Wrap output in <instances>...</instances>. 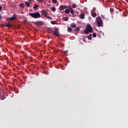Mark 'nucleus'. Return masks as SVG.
Segmentation results:
<instances>
[{"label": "nucleus", "mask_w": 128, "mask_h": 128, "mask_svg": "<svg viewBox=\"0 0 128 128\" xmlns=\"http://www.w3.org/2000/svg\"><path fill=\"white\" fill-rule=\"evenodd\" d=\"M29 16H30L32 18H40V14L38 12H34V13H30Z\"/></svg>", "instance_id": "1"}, {"label": "nucleus", "mask_w": 128, "mask_h": 128, "mask_svg": "<svg viewBox=\"0 0 128 128\" xmlns=\"http://www.w3.org/2000/svg\"><path fill=\"white\" fill-rule=\"evenodd\" d=\"M92 30H93V28L92 27V26L88 25L86 27V28L84 30V32L86 34H88V32H92Z\"/></svg>", "instance_id": "2"}, {"label": "nucleus", "mask_w": 128, "mask_h": 128, "mask_svg": "<svg viewBox=\"0 0 128 128\" xmlns=\"http://www.w3.org/2000/svg\"><path fill=\"white\" fill-rule=\"evenodd\" d=\"M96 22L98 26H102V18H100V17H98L97 18Z\"/></svg>", "instance_id": "3"}, {"label": "nucleus", "mask_w": 128, "mask_h": 128, "mask_svg": "<svg viewBox=\"0 0 128 128\" xmlns=\"http://www.w3.org/2000/svg\"><path fill=\"white\" fill-rule=\"evenodd\" d=\"M2 26L6 27L7 26V28H12V25L10 24V22H6L4 24H2Z\"/></svg>", "instance_id": "4"}, {"label": "nucleus", "mask_w": 128, "mask_h": 128, "mask_svg": "<svg viewBox=\"0 0 128 128\" xmlns=\"http://www.w3.org/2000/svg\"><path fill=\"white\" fill-rule=\"evenodd\" d=\"M41 14L42 16H44V18H46V16H48V12L45 10H42L41 11Z\"/></svg>", "instance_id": "5"}, {"label": "nucleus", "mask_w": 128, "mask_h": 128, "mask_svg": "<svg viewBox=\"0 0 128 128\" xmlns=\"http://www.w3.org/2000/svg\"><path fill=\"white\" fill-rule=\"evenodd\" d=\"M16 20V15L13 16L12 17L7 18L6 20Z\"/></svg>", "instance_id": "6"}, {"label": "nucleus", "mask_w": 128, "mask_h": 128, "mask_svg": "<svg viewBox=\"0 0 128 128\" xmlns=\"http://www.w3.org/2000/svg\"><path fill=\"white\" fill-rule=\"evenodd\" d=\"M35 24L36 26H42V24H44V22L42 21H38L35 22Z\"/></svg>", "instance_id": "7"}, {"label": "nucleus", "mask_w": 128, "mask_h": 128, "mask_svg": "<svg viewBox=\"0 0 128 128\" xmlns=\"http://www.w3.org/2000/svg\"><path fill=\"white\" fill-rule=\"evenodd\" d=\"M52 32H54L53 34H54V36H59L58 32L53 31Z\"/></svg>", "instance_id": "8"}, {"label": "nucleus", "mask_w": 128, "mask_h": 128, "mask_svg": "<svg viewBox=\"0 0 128 128\" xmlns=\"http://www.w3.org/2000/svg\"><path fill=\"white\" fill-rule=\"evenodd\" d=\"M84 13H82L80 14V18H81L82 20H84Z\"/></svg>", "instance_id": "9"}, {"label": "nucleus", "mask_w": 128, "mask_h": 128, "mask_svg": "<svg viewBox=\"0 0 128 128\" xmlns=\"http://www.w3.org/2000/svg\"><path fill=\"white\" fill-rule=\"evenodd\" d=\"M38 5L36 4H35L33 6V8L34 10H38Z\"/></svg>", "instance_id": "10"}, {"label": "nucleus", "mask_w": 128, "mask_h": 128, "mask_svg": "<svg viewBox=\"0 0 128 128\" xmlns=\"http://www.w3.org/2000/svg\"><path fill=\"white\" fill-rule=\"evenodd\" d=\"M70 12L72 14V16H74V10L72 8H70Z\"/></svg>", "instance_id": "11"}, {"label": "nucleus", "mask_w": 128, "mask_h": 128, "mask_svg": "<svg viewBox=\"0 0 128 128\" xmlns=\"http://www.w3.org/2000/svg\"><path fill=\"white\" fill-rule=\"evenodd\" d=\"M70 26H72V28H76V24H74V22L71 24Z\"/></svg>", "instance_id": "12"}, {"label": "nucleus", "mask_w": 128, "mask_h": 128, "mask_svg": "<svg viewBox=\"0 0 128 128\" xmlns=\"http://www.w3.org/2000/svg\"><path fill=\"white\" fill-rule=\"evenodd\" d=\"M92 16H93V18H96V14L94 12H92Z\"/></svg>", "instance_id": "13"}, {"label": "nucleus", "mask_w": 128, "mask_h": 128, "mask_svg": "<svg viewBox=\"0 0 128 128\" xmlns=\"http://www.w3.org/2000/svg\"><path fill=\"white\" fill-rule=\"evenodd\" d=\"M25 4L26 6H30V4L28 2H25Z\"/></svg>", "instance_id": "14"}, {"label": "nucleus", "mask_w": 128, "mask_h": 128, "mask_svg": "<svg viewBox=\"0 0 128 128\" xmlns=\"http://www.w3.org/2000/svg\"><path fill=\"white\" fill-rule=\"evenodd\" d=\"M20 8H24V3H20Z\"/></svg>", "instance_id": "15"}, {"label": "nucleus", "mask_w": 128, "mask_h": 128, "mask_svg": "<svg viewBox=\"0 0 128 128\" xmlns=\"http://www.w3.org/2000/svg\"><path fill=\"white\" fill-rule=\"evenodd\" d=\"M68 20V17H65L63 18V20H64V22H66Z\"/></svg>", "instance_id": "16"}, {"label": "nucleus", "mask_w": 128, "mask_h": 128, "mask_svg": "<svg viewBox=\"0 0 128 128\" xmlns=\"http://www.w3.org/2000/svg\"><path fill=\"white\" fill-rule=\"evenodd\" d=\"M51 24H58V23L56 21H52Z\"/></svg>", "instance_id": "17"}, {"label": "nucleus", "mask_w": 128, "mask_h": 128, "mask_svg": "<svg viewBox=\"0 0 128 128\" xmlns=\"http://www.w3.org/2000/svg\"><path fill=\"white\" fill-rule=\"evenodd\" d=\"M88 38L90 40H92V34H90L89 36H88Z\"/></svg>", "instance_id": "18"}, {"label": "nucleus", "mask_w": 128, "mask_h": 128, "mask_svg": "<svg viewBox=\"0 0 128 128\" xmlns=\"http://www.w3.org/2000/svg\"><path fill=\"white\" fill-rule=\"evenodd\" d=\"M65 14H70V10L68 9H66L65 10Z\"/></svg>", "instance_id": "19"}, {"label": "nucleus", "mask_w": 128, "mask_h": 128, "mask_svg": "<svg viewBox=\"0 0 128 128\" xmlns=\"http://www.w3.org/2000/svg\"><path fill=\"white\" fill-rule=\"evenodd\" d=\"M60 10H64V6L62 5L60 6Z\"/></svg>", "instance_id": "20"}, {"label": "nucleus", "mask_w": 128, "mask_h": 128, "mask_svg": "<svg viewBox=\"0 0 128 128\" xmlns=\"http://www.w3.org/2000/svg\"><path fill=\"white\" fill-rule=\"evenodd\" d=\"M72 29L70 28H68V32H72Z\"/></svg>", "instance_id": "21"}, {"label": "nucleus", "mask_w": 128, "mask_h": 128, "mask_svg": "<svg viewBox=\"0 0 128 128\" xmlns=\"http://www.w3.org/2000/svg\"><path fill=\"white\" fill-rule=\"evenodd\" d=\"M72 7L73 8H76V4H74L72 5Z\"/></svg>", "instance_id": "22"}, {"label": "nucleus", "mask_w": 128, "mask_h": 128, "mask_svg": "<svg viewBox=\"0 0 128 128\" xmlns=\"http://www.w3.org/2000/svg\"><path fill=\"white\" fill-rule=\"evenodd\" d=\"M46 17H47V18H48L49 20H52V18L50 17V16L46 15Z\"/></svg>", "instance_id": "23"}, {"label": "nucleus", "mask_w": 128, "mask_h": 128, "mask_svg": "<svg viewBox=\"0 0 128 128\" xmlns=\"http://www.w3.org/2000/svg\"><path fill=\"white\" fill-rule=\"evenodd\" d=\"M74 30L75 32H80V28H77L76 29H74Z\"/></svg>", "instance_id": "24"}, {"label": "nucleus", "mask_w": 128, "mask_h": 128, "mask_svg": "<svg viewBox=\"0 0 128 128\" xmlns=\"http://www.w3.org/2000/svg\"><path fill=\"white\" fill-rule=\"evenodd\" d=\"M52 2H53V4H56V2H58V0H52Z\"/></svg>", "instance_id": "25"}, {"label": "nucleus", "mask_w": 128, "mask_h": 128, "mask_svg": "<svg viewBox=\"0 0 128 128\" xmlns=\"http://www.w3.org/2000/svg\"><path fill=\"white\" fill-rule=\"evenodd\" d=\"M51 10H52V12H54L56 10V8L52 7Z\"/></svg>", "instance_id": "26"}, {"label": "nucleus", "mask_w": 128, "mask_h": 128, "mask_svg": "<svg viewBox=\"0 0 128 128\" xmlns=\"http://www.w3.org/2000/svg\"><path fill=\"white\" fill-rule=\"evenodd\" d=\"M92 36H93V38H96V34L94 33L92 34Z\"/></svg>", "instance_id": "27"}, {"label": "nucleus", "mask_w": 128, "mask_h": 128, "mask_svg": "<svg viewBox=\"0 0 128 128\" xmlns=\"http://www.w3.org/2000/svg\"><path fill=\"white\" fill-rule=\"evenodd\" d=\"M44 0H37L38 2H42Z\"/></svg>", "instance_id": "28"}, {"label": "nucleus", "mask_w": 128, "mask_h": 128, "mask_svg": "<svg viewBox=\"0 0 128 128\" xmlns=\"http://www.w3.org/2000/svg\"><path fill=\"white\" fill-rule=\"evenodd\" d=\"M110 12H114V9L112 8H110Z\"/></svg>", "instance_id": "29"}, {"label": "nucleus", "mask_w": 128, "mask_h": 128, "mask_svg": "<svg viewBox=\"0 0 128 128\" xmlns=\"http://www.w3.org/2000/svg\"><path fill=\"white\" fill-rule=\"evenodd\" d=\"M2 10V6H0V10Z\"/></svg>", "instance_id": "30"}, {"label": "nucleus", "mask_w": 128, "mask_h": 128, "mask_svg": "<svg viewBox=\"0 0 128 128\" xmlns=\"http://www.w3.org/2000/svg\"><path fill=\"white\" fill-rule=\"evenodd\" d=\"M2 16H0V20H2Z\"/></svg>", "instance_id": "31"}, {"label": "nucleus", "mask_w": 128, "mask_h": 128, "mask_svg": "<svg viewBox=\"0 0 128 128\" xmlns=\"http://www.w3.org/2000/svg\"><path fill=\"white\" fill-rule=\"evenodd\" d=\"M30 2H32V0H29Z\"/></svg>", "instance_id": "32"}, {"label": "nucleus", "mask_w": 128, "mask_h": 128, "mask_svg": "<svg viewBox=\"0 0 128 128\" xmlns=\"http://www.w3.org/2000/svg\"><path fill=\"white\" fill-rule=\"evenodd\" d=\"M64 8H66V6H64Z\"/></svg>", "instance_id": "33"}, {"label": "nucleus", "mask_w": 128, "mask_h": 128, "mask_svg": "<svg viewBox=\"0 0 128 128\" xmlns=\"http://www.w3.org/2000/svg\"><path fill=\"white\" fill-rule=\"evenodd\" d=\"M21 14H24V12H21Z\"/></svg>", "instance_id": "34"}]
</instances>
